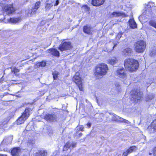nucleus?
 I'll use <instances>...</instances> for the list:
<instances>
[{"label": "nucleus", "instance_id": "37", "mask_svg": "<svg viewBox=\"0 0 156 156\" xmlns=\"http://www.w3.org/2000/svg\"><path fill=\"white\" fill-rule=\"evenodd\" d=\"M13 72H14L15 74L19 72V70L16 68H13L12 69Z\"/></svg>", "mask_w": 156, "mask_h": 156}, {"label": "nucleus", "instance_id": "54", "mask_svg": "<svg viewBox=\"0 0 156 156\" xmlns=\"http://www.w3.org/2000/svg\"><path fill=\"white\" fill-rule=\"evenodd\" d=\"M151 7H152V5H151Z\"/></svg>", "mask_w": 156, "mask_h": 156}, {"label": "nucleus", "instance_id": "15", "mask_svg": "<svg viewBox=\"0 0 156 156\" xmlns=\"http://www.w3.org/2000/svg\"><path fill=\"white\" fill-rule=\"evenodd\" d=\"M40 4L41 2L39 1L35 3L34 7L32 8L31 12V15H33L35 13L36 11L40 7Z\"/></svg>", "mask_w": 156, "mask_h": 156}, {"label": "nucleus", "instance_id": "7", "mask_svg": "<svg viewBox=\"0 0 156 156\" xmlns=\"http://www.w3.org/2000/svg\"><path fill=\"white\" fill-rule=\"evenodd\" d=\"M115 75L124 80H126L127 78L126 74L123 67H119L118 68L116 71Z\"/></svg>", "mask_w": 156, "mask_h": 156}, {"label": "nucleus", "instance_id": "36", "mask_svg": "<svg viewBox=\"0 0 156 156\" xmlns=\"http://www.w3.org/2000/svg\"><path fill=\"white\" fill-rule=\"evenodd\" d=\"M13 139L12 136H10L8 137V139L7 140V143L8 144H9L11 143Z\"/></svg>", "mask_w": 156, "mask_h": 156}, {"label": "nucleus", "instance_id": "3", "mask_svg": "<svg viewBox=\"0 0 156 156\" xmlns=\"http://www.w3.org/2000/svg\"><path fill=\"white\" fill-rule=\"evenodd\" d=\"M134 50L138 53L143 52L145 50L146 46V42L143 41H137L134 44Z\"/></svg>", "mask_w": 156, "mask_h": 156}, {"label": "nucleus", "instance_id": "32", "mask_svg": "<svg viewBox=\"0 0 156 156\" xmlns=\"http://www.w3.org/2000/svg\"><path fill=\"white\" fill-rule=\"evenodd\" d=\"M89 9V7L87 5H84L82 7V10L83 12H87Z\"/></svg>", "mask_w": 156, "mask_h": 156}, {"label": "nucleus", "instance_id": "35", "mask_svg": "<svg viewBox=\"0 0 156 156\" xmlns=\"http://www.w3.org/2000/svg\"><path fill=\"white\" fill-rule=\"evenodd\" d=\"M52 74L54 79L55 80L57 78L59 73L58 72L55 71Z\"/></svg>", "mask_w": 156, "mask_h": 156}, {"label": "nucleus", "instance_id": "46", "mask_svg": "<svg viewBox=\"0 0 156 156\" xmlns=\"http://www.w3.org/2000/svg\"><path fill=\"white\" fill-rule=\"evenodd\" d=\"M124 122L127 124H129L130 123V122L128 121L126 119H125Z\"/></svg>", "mask_w": 156, "mask_h": 156}, {"label": "nucleus", "instance_id": "25", "mask_svg": "<svg viewBox=\"0 0 156 156\" xmlns=\"http://www.w3.org/2000/svg\"><path fill=\"white\" fill-rule=\"evenodd\" d=\"M34 143L35 142L34 140L29 138L27 141V144L28 147H32Z\"/></svg>", "mask_w": 156, "mask_h": 156}, {"label": "nucleus", "instance_id": "56", "mask_svg": "<svg viewBox=\"0 0 156 156\" xmlns=\"http://www.w3.org/2000/svg\"><path fill=\"white\" fill-rule=\"evenodd\" d=\"M82 133L80 134V135H82Z\"/></svg>", "mask_w": 156, "mask_h": 156}, {"label": "nucleus", "instance_id": "50", "mask_svg": "<svg viewBox=\"0 0 156 156\" xmlns=\"http://www.w3.org/2000/svg\"><path fill=\"white\" fill-rule=\"evenodd\" d=\"M0 156H7V155L5 154H0Z\"/></svg>", "mask_w": 156, "mask_h": 156}, {"label": "nucleus", "instance_id": "53", "mask_svg": "<svg viewBox=\"0 0 156 156\" xmlns=\"http://www.w3.org/2000/svg\"><path fill=\"white\" fill-rule=\"evenodd\" d=\"M97 103H98V104H99V103H98V100H97Z\"/></svg>", "mask_w": 156, "mask_h": 156}, {"label": "nucleus", "instance_id": "31", "mask_svg": "<svg viewBox=\"0 0 156 156\" xmlns=\"http://www.w3.org/2000/svg\"><path fill=\"white\" fill-rule=\"evenodd\" d=\"M154 98V96L152 94H150L147 96L146 97V101H150L153 99Z\"/></svg>", "mask_w": 156, "mask_h": 156}, {"label": "nucleus", "instance_id": "13", "mask_svg": "<svg viewBox=\"0 0 156 156\" xmlns=\"http://www.w3.org/2000/svg\"><path fill=\"white\" fill-rule=\"evenodd\" d=\"M105 0H92L91 4L95 6H99L103 5Z\"/></svg>", "mask_w": 156, "mask_h": 156}, {"label": "nucleus", "instance_id": "51", "mask_svg": "<svg viewBox=\"0 0 156 156\" xmlns=\"http://www.w3.org/2000/svg\"><path fill=\"white\" fill-rule=\"evenodd\" d=\"M52 133V131L51 130L50 132H49V133Z\"/></svg>", "mask_w": 156, "mask_h": 156}, {"label": "nucleus", "instance_id": "43", "mask_svg": "<svg viewBox=\"0 0 156 156\" xmlns=\"http://www.w3.org/2000/svg\"><path fill=\"white\" fill-rule=\"evenodd\" d=\"M118 43V42L117 41V42H113V44H114V46L113 48V49L117 45V43Z\"/></svg>", "mask_w": 156, "mask_h": 156}, {"label": "nucleus", "instance_id": "39", "mask_svg": "<svg viewBox=\"0 0 156 156\" xmlns=\"http://www.w3.org/2000/svg\"><path fill=\"white\" fill-rule=\"evenodd\" d=\"M128 154H129V153L127 150L125 152H124L122 155V156H127Z\"/></svg>", "mask_w": 156, "mask_h": 156}, {"label": "nucleus", "instance_id": "33", "mask_svg": "<svg viewBox=\"0 0 156 156\" xmlns=\"http://www.w3.org/2000/svg\"><path fill=\"white\" fill-rule=\"evenodd\" d=\"M53 6L52 3H47L45 6V9L47 10H49Z\"/></svg>", "mask_w": 156, "mask_h": 156}, {"label": "nucleus", "instance_id": "40", "mask_svg": "<svg viewBox=\"0 0 156 156\" xmlns=\"http://www.w3.org/2000/svg\"><path fill=\"white\" fill-rule=\"evenodd\" d=\"M153 154L154 156H156V147H154L153 149Z\"/></svg>", "mask_w": 156, "mask_h": 156}, {"label": "nucleus", "instance_id": "18", "mask_svg": "<svg viewBox=\"0 0 156 156\" xmlns=\"http://www.w3.org/2000/svg\"><path fill=\"white\" fill-rule=\"evenodd\" d=\"M112 119L114 121H119L121 122H124L125 119L115 115H113Z\"/></svg>", "mask_w": 156, "mask_h": 156}, {"label": "nucleus", "instance_id": "12", "mask_svg": "<svg viewBox=\"0 0 156 156\" xmlns=\"http://www.w3.org/2000/svg\"><path fill=\"white\" fill-rule=\"evenodd\" d=\"M21 154V151L19 147H15L11 151V154L12 156H19Z\"/></svg>", "mask_w": 156, "mask_h": 156}, {"label": "nucleus", "instance_id": "29", "mask_svg": "<svg viewBox=\"0 0 156 156\" xmlns=\"http://www.w3.org/2000/svg\"><path fill=\"white\" fill-rule=\"evenodd\" d=\"M149 24L150 26L156 29V21L153 20H151L149 22Z\"/></svg>", "mask_w": 156, "mask_h": 156}, {"label": "nucleus", "instance_id": "5", "mask_svg": "<svg viewBox=\"0 0 156 156\" xmlns=\"http://www.w3.org/2000/svg\"><path fill=\"white\" fill-rule=\"evenodd\" d=\"M132 96L131 100L134 101L135 102H139L142 97V92L137 90V91H132L131 92Z\"/></svg>", "mask_w": 156, "mask_h": 156}, {"label": "nucleus", "instance_id": "52", "mask_svg": "<svg viewBox=\"0 0 156 156\" xmlns=\"http://www.w3.org/2000/svg\"><path fill=\"white\" fill-rule=\"evenodd\" d=\"M151 154H152V153H149V154L150 155H151Z\"/></svg>", "mask_w": 156, "mask_h": 156}, {"label": "nucleus", "instance_id": "55", "mask_svg": "<svg viewBox=\"0 0 156 156\" xmlns=\"http://www.w3.org/2000/svg\"><path fill=\"white\" fill-rule=\"evenodd\" d=\"M23 156H27L25 155H23Z\"/></svg>", "mask_w": 156, "mask_h": 156}, {"label": "nucleus", "instance_id": "1", "mask_svg": "<svg viewBox=\"0 0 156 156\" xmlns=\"http://www.w3.org/2000/svg\"><path fill=\"white\" fill-rule=\"evenodd\" d=\"M124 65L126 69L132 72L137 70L139 67L138 62L132 58L126 59L124 61Z\"/></svg>", "mask_w": 156, "mask_h": 156}, {"label": "nucleus", "instance_id": "22", "mask_svg": "<svg viewBox=\"0 0 156 156\" xmlns=\"http://www.w3.org/2000/svg\"><path fill=\"white\" fill-rule=\"evenodd\" d=\"M130 27L133 28H135L136 27V24L133 19H131L129 21Z\"/></svg>", "mask_w": 156, "mask_h": 156}, {"label": "nucleus", "instance_id": "44", "mask_svg": "<svg viewBox=\"0 0 156 156\" xmlns=\"http://www.w3.org/2000/svg\"><path fill=\"white\" fill-rule=\"evenodd\" d=\"M59 4V0H57L56 1V2L55 4L54 5L55 6H57Z\"/></svg>", "mask_w": 156, "mask_h": 156}, {"label": "nucleus", "instance_id": "41", "mask_svg": "<svg viewBox=\"0 0 156 156\" xmlns=\"http://www.w3.org/2000/svg\"><path fill=\"white\" fill-rule=\"evenodd\" d=\"M79 127V130L82 131H83V129L84 127L82 126H80Z\"/></svg>", "mask_w": 156, "mask_h": 156}, {"label": "nucleus", "instance_id": "6", "mask_svg": "<svg viewBox=\"0 0 156 156\" xmlns=\"http://www.w3.org/2000/svg\"><path fill=\"white\" fill-rule=\"evenodd\" d=\"M29 115V110L28 108L26 109L22 116L17 119L16 123L17 124H20L23 123L27 119Z\"/></svg>", "mask_w": 156, "mask_h": 156}, {"label": "nucleus", "instance_id": "2", "mask_svg": "<svg viewBox=\"0 0 156 156\" xmlns=\"http://www.w3.org/2000/svg\"><path fill=\"white\" fill-rule=\"evenodd\" d=\"M108 69L107 65L105 63H101L97 66L95 75L98 77H101L106 74Z\"/></svg>", "mask_w": 156, "mask_h": 156}, {"label": "nucleus", "instance_id": "48", "mask_svg": "<svg viewBox=\"0 0 156 156\" xmlns=\"http://www.w3.org/2000/svg\"><path fill=\"white\" fill-rule=\"evenodd\" d=\"M87 126H88V127L89 128L91 126V124L90 123L88 122L87 123Z\"/></svg>", "mask_w": 156, "mask_h": 156}, {"label": "nucleus", "instance_id": "30", "mask_svg": "<svg viewBox=\"0 0 156 156\" xmlns=\"http://www.w3.org/2000/svg\"><path fill=\"white\" fill-rule=\"evenodd\" d=\"M150 55L151 56H154L156 55V47H154L151 50L150 52Z\"/></svg>", "mask_w": 156, "mask_h": 156}, {"label": "nucleus", "instance_id": "26", "mask_svg": "<svg viewBox=\"0 0 156 156\" xmlns=\"http://www.w3.org/2000/svg\"><path fill=\"white\" fill-rule=\"evenodd\" d=\"M46 65L45 62L42 61L41 62L37 63L36 65V67H40L45 66Z\"/></svg>", "mask_w": 156, "mask_h": 156}, {"label": "nucleus", "instance_id": "49", "mask_svg": "<svg viewBox=\"0 0 156 156\" xmlns=\"http://www.w3.org/2000/svg\"><path fill=\"white\" fill-rule=\"evenodd\" d=\"M6 141V139H5L2 141V143H4Z\"/></svg>", "mask_w": 156, "mask_h": 156}, {"label": "nucleus", "instance_id": "8", "mask_svg": "<svg viewBox=\"0 0 156 156\" xmlns=\"http://www.w3.org/2000/svg\"><path fill=\"white\" fill-rule=\"evenodd\" d=\"M3 9L4 12V15L5 14L10 15L15 11V9L12 4L5 5Z\"/></svg>", "mask_w": 156, "mask_h": 156}, {"label": "nucleus", "instance_id": "24", "mask_svg": "<svg viewBox=\"0 0 156 156\" xmlns=\"http://www.w3.org/2000/svg\"><path fill=\"white\" fill-rule=\"evenodd\" d=\"M152 128L153 131L156 130V119L154 120L151 123V126H148V129Z\"/></svg>", "mask_w": 156, "mask_h": 156}, {"label": "nucleus", "instance_id": "42", "mask_svg": "<svg viewBox=\"0 0 156 156\" xmlns=\"http://www.w3.org/2000/svg\"><path fill=\"white\" fill-rule=\"evenodd\" d=\"M144 16V15H141L139 17V20L140 21L143 18V16Z\"/></svg>", "mask_w": 156, "mask_h": 156}, {"label": "nucleus", "instance_id": "9", "mask_svg": "<svg viewBox=\"0 0 156 156\" xmlns=\"http://www.w3.org/2000/svg\"><path fill=\"white\" fill-rule=\"evenodd\" d=\"M76 143L75 142H68L65 145L63 151H68V152H69L71 151V148H73L76 147Z\"/></svg>", "mask_w": 156, "mask_h": 156}, {"label": "nucleus", "instance_id": "17", "mask_svg": "<svg viewBox=\"0 0 156 156\" xmlns=\"http://www.w3.org/2000/svg\"><path fill=\"white\" fill-rule=\"evenodd\" d=\"M108 62L109 64L113 65L117 62L118 60L115 57H112L108 59Z\"/></svg>", "mask_w": 156, "mask_h": 156}, {"label": "nucleus", "instance_id": "16", "mask_svg": "<svg viewBox=\"0 0 156 156\" xmlns=\"http://www.w3.org/2000/svg\"><path fill=\"white\" fill-rule=\"evenodd\" d=\"M21 19L20 17L11 18L8 20V22L11 23H16L20 22Z\"/></svg>", "mask_w": 156, "mask_h": 156}, {"label": "nucleus", "instance_id": "28", "mask_svg": "<svg viewBox=\"0 0 156 156\" xmlns=\"http://www.w3.org/2000/svg\"><path fill=\"white\" fill-rule=\"evenodd\" d=\"M136 147L135 146H133L129 148L127 150L129 154L130 153L133 151H135L136 150Z\"/></svg>", "mask_w": 156, "mask_h": 156}, {"label": "nucleus", "instance_id": "14", "mask_svg": "<svg viewBox=\"0 0 156 156\" xmlns=\"http://www.w3.org/2000/svg\"><path fill=\"white\" fill-rule=\"evenodd\" d=\"M132 52V49L130 48H126L122 52V54L125 56L130 55Z\"/></svg>", "mask_w": 156, "mask_h": 156}, {"label": "nucleus", "instance_id": "20", "mask_svg": "<svg viewBox=\"0 0 156 156\" xmlns=\"http://www.w3.org/2000/svg\"><path fill=\"white\" fill-rule=\"evenodd\" d=\"M51 54L55 56H59V51L55 49L52 48L49 50Z\"/></svg>", "mask_w": 156, "mask_h": 156}, {"label": "nucleus", "instance_id": "47", "mask_svg": "<svg viewBox=\"0 0 156 156\" xmlns=\"http://www.w3.org/2000/svg\"><path fill=\"white\" fill-rule=\"evenodd\" d=\"M8 121H9V120L8 119H7L6 121H5L4 122H3L2 124H3V125H4L5 124L7 123L8 122Z\"/></svg>", "mask_w": 156, "mask_h": 156}, {"label": "nucleus", "instance_id": "21", "mask_svg": "<svg viewBox=\"0 0 156 156\" xmlns=\"http://www.w3.org/2000/svg\"><path fill=\"white\" fill-rule=\"evenodd\" d=\"M125 16V14H124L123 13H122L120 12H113L112 14V15L111 16L112 17H116L119 16Z\"/></svg>", "mask_w": 156, "mask_h": 156}, {"label": "nucleus", "instance_id": "10", "mask_svg": "<svg viewBox=\"0 0 156 156\" xmlns=\"http://www.w3.org/2000/svg\"><path fill=\"white\" fill-rule=\"evenodd\" d=\"M71 48V45L69 42H65L60 45L59 49L60 51H63L67 49H69Z\"/></svg>", "mask_w": 156, "mask_h": 156}, {"label": "nucleus", "instance_id": "11", "mask_svg": "<svg viewBox=\"0 0 156 156\" xmlns=\"http://www.w3.org/2000/svg\"><path fill=\"white\" fill-rule=\"evenodd\" d=\"M44 119L48 122H53L56 121V117L54 115L47 114L44 116Z\"/></svg>", "mask_w": 156, "mask_h": 156}, {"label": "nucleus", "instance_id": "19", "mask_svg": "<svg viewBox=\"0 0 156 156\" xmlns=\"http://www.w3.org/2000/svg\"><path fill=\"white\" fill-rule=\"evenodd\" d=\"M47 155V152L44 151L42 150L38 151L35 154V156H46Z\"/></svg>", "mask_w": 156, "mask_h": 156}, {"label": "nucleus", "instance_id": "23", "mask_svg": "<svg viewBox=\"0 0 156 156\" xmlns=\"http://www.w3.org/2000/svg\"><path fill=\"white\" fill-rule=\"evenodd\" d=\"M91 28L89 26H86L84 27L83 29V31L84 32L88 34H90L91 32Z\"/></svg>", "mask_w": 156, "mask_h": 156}, {"label": "nucleus", "instance_id": "34", "mask_svg": "<svg viewBox=\"0 0 156 156\" xmlns=\"http://www.w3.org/2000/svg\"><path fill=\"white\" fill-rule=\"evenodd\" d=\"M115 84L117 90L120 91L121 89V86L119 83H115Z\"/></svg>", "mask_w": 156, "mask_h": 156}, {"label": "nucleus", "instance_id": "4", "mask_svg": "<svg viewBox=\"0 0 156 156\" xmlns=\"http://www.w3.org/2000/svg\"><path fill=\"white\" fill-rule=\"evenodd\" d=\"M80 73L77 72L76 73L75 75L73 78V81L77 84L80 90L83 91V89L82 87V83L81 78L80 76Z\"/></svg>", "mask_w": 156, "mask_h": 156}, {"label": "nucleus", "instance_id": "27", "mask_svg": "<svg viewBox=\"0 0 156 156\" xmlns=\"http://www.w3.org/2000/svg\"><path fill=\"white\" fill-rule=\"evenodd\" d=\"M151 4L152 5V7L154 6V3L152 2H150L148 3L147 5L145 7V8L147 9V10L149 11H150L151 10V9H150V8H151Z\"/></svg>", "mask_w": 156, "mask_h": 156}, {"label": "nucleus", "instance_id": "38", "mask_svg": "<svg viewBox=\"0 0 156 156\" xmlns=\"http://www.w3.org/2000/svg\"><path fill=\"white\" fill-rule=\"evenodd\" d=\"M122 34V32H119V33H118V34L117 35V38L118 39H120L121 37Z\"/></svg>", "mask_w": 156, "mask_h": 156}, {"label": "nucleus", "instance_id": "45", "mask_svg": "<svg viewBox=\"0 0 156 156\" xmlns=\"http://www.w3.org/2000/svg\"><path fill=\"white\" fill-rule=\"evenodd\" d=\"M58 153V151H55V152L53 153V155L55 156Z\"/></svg>", "mask_w": 156, "mask_h": 156}]
</instances>
